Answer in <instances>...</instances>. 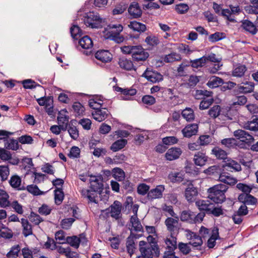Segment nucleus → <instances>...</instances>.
<instances>
[{
  "mask_svg": "<svg viewBox=\"0 0 258 258\" xmlns=\"http://www.w3.org/2000/svg\"><path fill=\"white\" fill-rule=\"evenodd\" d=\"M228 188V186L225 184L215 185L208 189V198L215 203H222L226 199L225 194Z\"/></svg>",
  "mask_w": 258,
  "mask_h": 258,
  "instance_id": "nucleus-1",
  "label": "nucleus"
},
{
  "mask_svg": "<svg viewBox=\"0 0 258 258\" xmlns=\"http://www.w3.org/2000/svg\"><path fill=\"white\" fill-rule=\"evenodd\" d=\"M83 22L87 27L92 28H98L103 26L105 19L101 18L97 13L90 12L84 17Z\"/></svg>",
  "mask_w": 258,
  "mask_h": 258,
  "instance_id": "nucleus-2",
  "label": "nucleus"
},
{
  "mask_svg": "<svg viewBox=\"0 0 258 258\" xmlns=\"http://www.w3.org/2000/svg\"><path fill=\"white\" fill-rule=\"evenodd\" d=\"M141 254L138 258H153L154 256L158 257L160 251L157 243L153 242L151 244H147L145 248H141Z\"/></svg>",
  "mask_w": 258,
  "mask_h": 258,
  "instance_id": "nucleus-3",
  "label": "nucleus"
},
{
  "mask_svg": "<svg viewBox=\"0 0 258 258\" xmlns=\"http://www.w3.org/2000/svg\"><path fill=\"white\" fill-rule=\"evenodd\" d=\"M107 29L110 33L109 38L117 43L124 41V38L119 35L123 30L122 26L120 24H110L107 26Z\"/></svg>",
  "mask_w": 258,
  "mask_h": 258,
  "instance_id": "nucleus-4",
  "label": "nucleus"
},
{
  "mask_svg": "<svg viewBox=\"0 0 258 258\" xmlns=\"http://www.w3.org/2000/svg\"><path fill=\"white\" fill-rule=\"evenodd\" d=\"M211 92L207 91L206 90H197L196 94V97L197 98L198 95H202L206 96L207 97L203 98L201 102L199 107L201 110H205L208 109L210 106H211L213 102L214 99L213 98L210 97Z\"/></svg>",
  "mask_w": 258,
  "mask_h": 258,
  "instance_id": "nucleus-5",
  "label": "nucleus"
},
{
  "mask_svg": "<svg viewBox=\"0 0 258 258\" xmlns=\"http://www.w3.org/2000/svg\"><path fill=\"white\" fill-rule=\"evenodd\" d=\"M132 56L135 61L139 62L146 60L149 57V54L141 46L137 45L134 47Z\"/></svg>",
  "mask_w": 258,
  "mask_h": 258,
  "instance_id": "nucleus-6",
  "label": "nucleus"
},
{
  "mask_svg": "<svg viewBox=\"0 0 258 258\" xmlns=\"http://www.w3.org/2000/svg\"><path fill=\"white\" fill-rule=\"evenodd\" d=\"M122 205L118 201H115L108 209L105 210L106 214H110L111 217L116 220L118 219L121 216Z\"/></svg>",
  "mask_w": 258,
  "mask_h": 258,
  "instance_id": "nucleus-7",
  "label": "nucleus"
},
{
  "mask_svg": "<svg viewBox=\"0 0 258 258\" xmlns=\"http://www.w3.org/2000/svg\"><path fill=\"white\" fill-rule=\"evenodd\" d=\"M90 187L94 191L101 194L103 189V178L101 176H91L90 178Z\"/></svg>",
  "mask_w": 258,
  "mask_h": 258,
  "instance_id": "nucleus-8",
  "label": "nucleus"
},
{
  "mask_svg": "<svg viewBox=\"0 0 258 258\" xmlns=\"http://www.w3.org/2000/svg\"><path fill=\"white\" fill-rule=\"evenodd\" d=\"M143 76L153 83H158L163 80V76L161 74L157 72L148 69H147L144 73Z\"/></svg>",
  "mask_w": 258,
  "mask_h": 258,
  "instance_id": "nucleus-9",
  "label": "nucleus"
},
{
  "mask_svg": "<svg viewBox=\"0 0 258 258\" xmlns=\"http://www.w3.org/2000/svg\"><path fill=\"white\" fill-rule=\"evenodd\" d=\"M234 136L240 141L247 144H251L254 139L253 137L242 130H238L234 132Z\"/></svg>",
  "mask_w": 258,
  "mask_h": 258,
  "instance_id": "nucleus-10",
  "label": "nucleus"
},
{
  "mask_svg": "<svg viewBox=\"0 0 258 258\" xmlns=\"http://www.w3.org/2000/svg\"><path fill=\"white\" fill-rule=\"evenodd\" d=\"M58 123L61 126L62 131H66L69 123V117L66 109H62L59 111L57 117Z\"/></svg>",
  "mask_w": 258,
  "mask_h": 258,
  "instance_id": "nucleus-11",
  "label": "nucleus"
},
{
  "mask_svg": "<svg viewBox=\"0 0 258 258\" xmlns=\"http://www.w3.org/2000/svg\"><path fill=\"white\" fill-rule=\"evenodd\" d=\"M165 190V186L163 185H157L155 188L151 189L147 194L149 200H154L161 199L163 196V192Z\"/></svg>",
  "mask_w": 258,
  "mask_h": 258,
  "instance_id": "nucleus-12",
  "label": "nucleus"
},
{
  "mask_svg": "<svg viewBox=\"0 0 258 258\" xmlns=\"http://www.w3.org/2000/svg\"><path fill=\"white\" fill-rule=\"evenodd\" d=\"M137 237L133 233H131L127 238L126 248L130 256H132L137 249Z\"/></svg>",
  "mask_w": 258,
  "mask_h": 258,
  "instance_id": "nucleus-13",
  "label": "nucleus"
},
{
  "mask_svg": "<svg viewBox=\"0 0 258 258\" xmlns=\"http://www.w3.org/2000/svg\"><path fill=\"white\" fill-rule=\"evenodd\" d=\"M182 153V151L180 148L172 147L167 150L165 157L166 160L172 161L178 159Z\"/></svg>",
  "mask_w": 258,
  "mask_h": 258,
  "instance_id": "nucleus-14",
  "label": "nucleus"
},
{
  "mask_svg": "<svg viewBox=\"0 0 258 258\" xmlns=\"http://www.w3.org/2000/svg\"><path fill=\"white\" fill-rule=\"evenodd\" d=\"M165 224L169 231L171 233L174 232L179 228L178 218L168 217L165 220Z\"/></svg>",
  "mask_w": 258,
  "mask_h": 258,
  "instance_id": "nucleus-15",
  "label": "nucleus"
},
{
  "mask_svg": "<svg viewBox=\"0 0 258 258\" xmlns=\"http://www.w3.org/2000/svg\"><path fill=\"white\" fill-rule=\"evenodd\" d=\"M219 181L230 186L235 185L237 182L236 178L232 176L229 173L225 172L220 174Z\"/></svg>",
  "mask_w": 258,
  "mask_h": 258,
  "instance_id": "nucleus-16",
  "label": "nucleus"
},
{
  "mask_svg": "<svg viewBox=\"0 0 258 258\" xmlns=\"http://www.w3.org/2000/svg\"><path fill=\"white\" fill-rule=\"evenodd\" d=\"M198 190L192 184H189L185 190V197L189 202H194L198 195Z\"/></svg>",
  "mask_w": 258,
  "mask_h": 258,
  "instance_id": "nucleus-17",
  "label": "nucleus"
},
{
  "mask_svg": "<svg viewBox=\"0 0 258 258\" xmlns=\"http://www.w3.org/2000/svg\"><path fill=\"white\" fill-rule=\"evenodd\" d=\"M118 65L122 69L126 71L136 70V68L134 65L133 62L130 59L122 57L119 59Z\"/></svg>",
  "mask_w": 258,
  "mask_h": 258,
  "instance_id": "nucleus-18",
  "label": "nucleus"
},
{
  "mask_svg": "<svg viewBox=\"0 0 258 258\" xmlns=\"http://www.w3.org/2000/svg\"><path fill=\"white\" fill-rule=\"evenodd\" d=\"M244 85H239L234 89V93L236 94L238 93H248L253 91L254 85L252 82H246L243 83Z\"/></svg>",
  "mask_w": 258,
  "mask_h": 258,
  "instance_id": "nucleus-19",
  "label": "nucleus"
},
{
  "mask_svg": "<svg viewBox=\"0 0 258 258\" xmlns=\"http://www.w3.org/2000/svg\"><path fill=\"white\" fill-rule=\"evenodd\" d=\"M198 130V126L196 123L187 125L182 130V133L184 137L186 138H190L191 136L195 135Z\"/></svg>",
  "mask_w": 258,
  "mask_h": 258,
  "instance_id": "nucleus-20",
  "label": "nucleus"
},
{
  "mask_svg": "<svg viewBox=\"0 0 258 258\" xmlns=\"http://www.w3.org/2000/svg\"><path fill=\"white\" fill-rule=\"evenodd\" d=\"M96 58L103 62H108L111 60L112 55L106 50H100L97 51L95 55Z\"/></svg>",
  "mask_w": 258,
  "mask_h": 258,
  "instance_id": "nucleus-21",
  "label": "nucleus"
},
{
  "mask_svg": "<svg viewBox=\"0 0 258 258\" xmlns=\"http://www.w3.org/2000/svg\"><path fill=\"white\" fill-rule=\"evenodd\" d=\"M208 160V157L206 153L203 151L197 152L194 158V161L195 164L197 166H202L205 165Z\"/></svg>",
  "mask_w": 258,
  "mask_h": 258,
  "instance_id": "nucleus-22",
  "label": "nucleus"
},
{
  "mask_svg": "<svg viewBox=\"0 0 258 258\" xmlns=\"http://www.w3.org/2000/svg\"><path fill=\"white\" fill-rule=\"evenodd\" d=\"M92 115L95 120L101 122L107 118L108 110L105 108L95 110L92 112Z\"/></svg>",
  "mask_w": 258,
  "mask_h": 258,
  "instance_id": "nucleus-23",
  "label": "nucleus"
},
{
  "mask_svg": "<svg viewBox=\"0 0 258 258\" xmlns=\"http://www.w3.org/2000/svg\"><path fill=\"white\" fill-rule=\"evenodd\" d=\"M213 204L209 200H200L196 202V206L200 211H206L208 213L211 209Z\"/></svg>",
  "mask_w": 258,
  "mask_h": 258,
  "instance_id": "nucleus-24",
  "label": "nucleus"
},
{
  "mask_svg": "<svg viewBox=\"0 0 258 258\" xmlns=\"http://www.w3.org/2000/svg\"><path fill=\"white\" fill-rule=\"evenodd\" d=\"M190 241L189 244L198 249L203 244L201 236L198 235L196 233L191 232L190 234Z\"/></svg>",
  "mask_w": 258,
  "mask_h": 258,
  "instance_id": "nucleus-25",
  "label": "nucleus"
},
{
  "mask_svg": "<svg viewBox=\"0 0 258 258\" xmlns=\"http://www.w3.org/2000/svg\"><path fill=\"white\" fill-rule=\"evenodd\" d=\"M97 191L83 188L81 190V194L84 198H87L91 202L97 203L96 198L97 197Z\"/></svg>",
  "mask_w": 258,
  "mask_h": 258,
  "instance_id": "nucleus-26",
  "label": "nucleus"
},
{
  "mask_svg": "<svg viewBox=\"0 0 258 258\" xmlns=\"http://www.w3.org/2000/svg\"><path fill=\"white\" fill-rule=\"evenodd\" d=\"M238 199L244 205H254L256 203V199L249 194H240Z\"/></svg>",
  "mask_w": 258,
  "mask_h": 258,
  "instance_id": "nucleus-27",
  "label": "nucleus"
},
{
  "mask_svg": "<svg viewBox=\"0 0 258 258\" xmlns=\"http://www.w3.org/2000/svg\"><path fill=\"white\" fill-rule=\"evenodd\" d=\"M128 13L134 18L141 16L142 11L137 3L134 2L131 4L128 9Z\"/></svg>",
  "mask_w": 258,
  "mask_h": 258,
  "instance_id": "nucleus-28",
  "label": "nucleus"
},
{
  "mask_svg": "<svg viewBox=\"0 0 258 258\" xmlns=\"http://www.w3.org/2000/svg\"><path fill=\"white\" fill-rule=\"evenodd\" d=\"M22 180L20 176L17 175L12 176L9 180L10 185L14 188L17 190H22L23 186H21Z\"/></svg>",
  "mask_w": 258,
  "mask_h": 258,
  "instance_id": "nucleus-29",
  "label": "nucleus"
},
{
  "mask_svg": "<svg viewBox=\"0 0 258 258\" xmlns=\"http://www.w3.org/2000/svg\"><path fill=\"white\" fill-rule=\"evenodd\" d=\"M130 223L132 225L131 233L133 231L141 232L143 230V227L137 216H132L130 218Z\"/></svg>",
  "mask_w": 258,
  "mask_h": 258,
  "instance_id": "nucleus-30",
  "label": "nucleus"
},
{
  "mask_svg": "<svg viewBox=\"0 0 258 258\" xmlns=\"http://www.w3.org/2000/svg\"><path fill=\"white\" fill-rule=\"evenodd\" d=\"M242 27L245 31L252 34H256L257 31L253 23L248 20H245L242 22Z\"/></svg>",
  "mask_w": 258,
  "mask_h": 258,
  "instance_id": "nucleus-31",
  "label": "nucleus"
},
{
  "mask_svg": "<svg viewBox=\"0 0 258 258\" xmlns=\"http://www.w3.org/2000/svg\"><path fill=\"white\" fill-rule=\"evenodd\" d=\"M79 43L82 48L88 50L91 49L93 45L92 39L88 36L83 37L79 40Z\"/></svg>",
  "mask_w": 258,
  "mask_h": 258,
  "instance_id": "nucleus-32",
  "label": "nucleus"
},
{
  "mask_svg": "<svg viewBox=\"0 0 258 258\" xmlns=\"http://www.w3.org/2000/svg\"><path fill=\"white\" fill-rule=\"evenodd\" d=\"M219 238V232L217 228H214L212 232V235L208 240L207 246L211 248L214 247L216 244V240Z\"/></svg>",
  "mask_w": 258,
  "mask_h": 258,
  "instance_id": "nucleus-33",
  "label": "nucleus"
},
{
  "mask_svg": "<svg viewBox=\"0 0 258 258\" xmlns=\"http://www.w3.org/2000/svg\"><path fill=\"white\" fill-rule=\"evenodd\" d=\"M223 83V80L216 76H212L207 83V86L211 88H215Z\"/></svg>",
  "mask_w": 258,
  "mask_h": 258,
  "instance_id": "nucleus-34",
  "label": "nucleus"
},
{
  "mask_svg": "<svg viewBox=\"0 0 258 258\" xmlns=\"http://www.w3.org/2000/svg\"><path fill=\"white\" fill-rule=\"evenodd\" d=\"M207 61V57L204 56L198 59L191 60L189 63L192 68L198 69L203 67L206 64Z\"/></svg>",
  "mask_w": 258,
  "mask_h": 258,
  "instance_id": "nucleus-35",
  "label": "nucleus"
},
{
  "mask_svg": "<svg viewBox=\"0 0 258 258\" xmlns=\"http://www.w3.org/2000/svg\"><path fill=\"white\" fill-rule=\"evenodd\" d=\"M21 224L23 228V233L25 236H28L32 234V226L28 221L24 218L21 219Z\"/></svg>",
  "mask_w": 258,
  "mask_h": 258,
  "instance_id": "nucleus-36",
  "label": "nucleus"
},
{
  "mask_svg": "<svg viewBox=\"0 0 258 258\" xmlns=\"http://www.w3.org/2000/svg\"><path fill=\"white\" fill-rule=\"evenodd\" d=\"M5 147L9 150L16 151L19 148V145L17 140L11 139L10 140H6L5 143Z\"/></svg>",
  "mask_w": 258,
  "mask_h": 258,
  "instance_id": "nucleus-37",
  "label": "nucleus"
},
{
  "mask_svg": "<svg viewBox=\"0 0 258 258\" xmlns=\"http://www.w3.org/2000/svg\"><path fill=\"white\" fill-rule=\"evenodd\" d=\"M128 26L134 31L138 32H144L146 29L145 25L137 21L131 22Z\"/></svg>",
  "mask_w": 258,
  "mask_h": 258,
  "instance_id": "nucleus-38",
  "label": "nucleus"
},
{
  "mask_svg": "<svg viewBox=\"0 0 258 258\" xmlns=\"http://www.w3.org/2000/svg\"><path fill=\"white\" fill-rule=\"evenodd\" d=\"M126 144L127 140L125 139L118 140L112 144L110 149L113 152L118 151L122 149Z\"/></svg>",
  "mask_w": 258,
  "mask_h": 258,
  "instance_id": "nucleus-39",
  "label": "nucleus"
},
{
  "mask_svg": "<svg viewBox=\"0 0 258 258\" xmlns=\"http://www.w3.org/2000/svg\"><path fill=\"white\" fill-rule=\"evenodd\" d=\"M181 59V57L180 54L176 52H171L170 54L165 55L163 59L165 62L169 63L179 61Z\"/></svg>",
  "mask_w": 258,
  "mask_h": 258,
  "instance_id": "nucleus-40",
  "label": "nucleus"
},
{
  "mask_svg": "<svg viewBox=\"0 0 258 258\" xmlns=\"http://www.w3.org/2000/svg\"><path fill=\"white\" fill-rule=\"evenodd\" d=\"M166 250H174L176 248V239L174 236H171L165 240Z\"/></svg>",
  "mask_w": 258,
  "mask_h": 258,
  "instance_id": "nucleus-41",
  "label": "nucleus"
},
{
  "mask_svg": "<svg viewBox=\"0 0 258 258\" xmlns=\"http://www.w3.org/2000/svg\"><path fill=\"white\" fill-rule=\"evenodd\" d=\"M168 178L172 182H180L183 180L184 176L180 172H171L168 175Z\"/></svg>",
  "mask_w": 258,
  "mask_h": 258,
  "instance_id": "nucleus-42",
  "label": "nucleus"
},
{
  "mask_svg": "<svg viewBox=\"0 0 258 258\" xmlns=\"http://www.w3.org/2000/svg\"><path fill=\"white\" fill-rule=\"evenodd\" d=\"M244 128L252 131H258V118H254L252 121H249L245 123Z\"/></svg>",
  "mask_w": 258,
  "mask_h": 258,
  "instance_id": "nucleus-43",
  "label": "nucleus"
},
{
  "mask_svg": "<svg viewBox=\"0 0 258 258\" xmlns=\"http://www.w3.org/2000/svg\"><path fill=\"white\" fill-rule=\"evenodd\" d=\"M190 67L188 62H182L177 68V72L179 76H184L188 73L187 68Z\"/></svg>",
  "mask_w": 258,
  "mask_h": 258,
  "instance_id": "nucleus-44",
  "label": "nucleus"
},
{
  "mask_svg": "<svg viewBox=\"0 0 258 258\" xmlns=\"http://www.w3.org/2000/svg\"><path fill=\"white\" fill-rule=\"evenodd\" d=\"M64 199V193L62 188L57 187L54 190L55 203L57 205H60Z\"/></svg>",
  "mask_w": 258,
  "mask_h": 258,
  "instance_id": "nucleus-45",
  "label": "nucleus"
},
{
  "mask_svg": "<svg viewBox=\"0 0 258 258\" xmlns=\"http://www.w3.org/2000/svg\"><path fill=\"white\" fill-rule=\"evenodd\" d=\"M66 243L69 244L71 246L78 248L80 243V239L76 236H68L66 237Z\"/></svg>",
  "mask_w": 258,
  "mask_h": 258,
  "instance_id": "nucleus-46",
  "label": "nucleus"
},
{
  "mask_svg": "<svg viewBox=\"0 0 258 258\" xmlns=\"http://www.w3.org/2000/svg\"><path fill=\"white\" fill-rule=\"evenodd\" d=\"M103 104V100L101 99L93 98L89 101V106L94 110L101 109Z\"/></svg>",
  "mask_w": 258,
  "mask_h": 258,
  "instance_id": "nucleus-47",
  "label": "nucleus"
},
{
  "mask_svg": "<svg viewBox=\"0 0 258 258\" xmlns=\"http://www.w3.org/2000/svg\"><path fill=\"white\" fill-rule=\"evenodd\" d=\"M182 116L187 121H190L194 119L195 115L194 111L190 108H186L182 111Z\"/></svg>",
  "mask_w": 258,
  "mask_h": 258,
  "instance_id": "nucleus-48",
  "label": "nucleus"
},
{
  "mask_svg": "<svg viewBox=\"0 0 258 258\" xmlns=\"http://www.w3.org/2000/svg\"><path fill=\"white\" fill-rule=\"evenodd\" d=\"M213 154L219 159H225L227 157V153L219 147H215L212 150Z\"/></svg>",
  "mask_w": 258,
  "mask_h": 258,
  "instance_id": "nucleus-49",
  "label": "nucleus"
},
{
  "mask_svg": "<svg viewBox=\"0 0 258 258\" xmlns=\"http://www.w3.org/2000/svg\"><path fill=\"white\" fill-rule=\"evenodd\" d=\"M70 33L73 39H78L82 35V30L78 25H74L70 28Z\"/></svg>",
  "mask_w": 258,
  "mask_h": 258,
  "instance_id": "nucleus-50",
  "label": "nucleus"
},
{
  "mask_svg": "<svg viewBox=\"0 0 258 258\" xmlns=\"http://www.w3.org/2000/svg\"><path fill=\"white\" fill-rule=\"evenodd\" d=\"M194 217V213L190 211H183L180 215V219L182 221H188L192 223Z\"/></svg>",
  "mask_w": 258,
  "mask_h": 258,
  "instance_id": "nucleus-51",
  "label": "nucleus"
},
{
  "mask_svg": "<svg viewBox=\"0 0 258 258\" xmlns=\"http://www.w3.org/2000/svg\"><path fill=\"white\" fill-rule=\"evenodd\" d=\"M246 71V68L244 65H239L236 67L232 72V75L234 77H242L245 71Z\"/></svg>",
  "mask_w": 258,
  "mask_h": 258,
  "instance_id": "nucleus-52",
  "label": "nucleus"
},
{
  "mask_svg": "<svg viewBox=\"0 0 258 258\" xmlns=\"http://www.w3.org/2000/svg\"><path fill=\"white\" fill-rule=\"evenodd\" d=\"M113 176L116 180L122 181L125 178L124 171L119 168H115L113 169Z\"/></svg>",
  "mask_w": 258,
  "mask_h": 258,
  "instance_id": "nucleus-53",
  "label": "nucleus"
},
{
  "mask_svg": "<svg viewBox=\"0 0 258 258\" xmlns=\"http://www.w3.org/2000/svg\"><path fill=\"white\" fill-rule=\"evenodd\" d=\"M225 167H228L236 171H239L241 169L240 164L233 160H228L225 163Z\"/></svg>",
  "mask_w": 258,
  "mask_h": 258,
  "instance_id": "nucleus-54",
  "label": "nucleus"
},
{
  "mask_svg": "<svg viewBox=\"0 0 258 258\" xmlns=\"http://www.w3.org/2000/svg\"><path fill=\"white\" fill-rule=\"evenodd\" d=\"M73 109L76 116L82 115L85 111V108L79 102H75L73 105Z\"/></svg>",
  "mask_w": 258,
  "mask_h": 258,
  "instance_id": "nucleus-55",
  "label": "nucleus"
},
{
  "mask_svg": "<svg viewBox=\"0 0 258 258\" xmlns=\"http://www.w3.org/2000/svg\"><path fill=\"white\" fill-rule=\"evenodd\" d=\"M220 106L218 105H216L213 106L209 110V115L210 116V117L213 118H216L220 115Z\"/></svg>",
  "mask_w": 258,
  "mask_h": 258,
  "instance_id": "nucleus-56",
  "label": "nucleus"
},
{
  "mask_svg": "<svg viewBox=\"0 0 258 258\" xmlns=\"http://www.w3.org/2000/svg\"><path fill=\"white\" fill-rule=\"evenodd\" d=\"M221 14L228 21L231 22H236L235 16L232 14L231 11L229 9H223L221 12Z\"/></svg>",
  "mask_w": 258,
  "mask_h": 258,
  "instance_id": "nucleus-57",
  "label": "nucleus"
},
{
  "mask_svg": "<svg viewBox=\"0 0 258 258\" xmlns=\"http://www.w3.org/2000/svg\"><path fill=\"white\" fill-rule=\"evenodd\" d=\"M9 196L6 192L0 197V207L6 208L10 206L11 202L9 201Z\"/></svg>",
  "mask_w": 258,
  "mask_h": 258,
  "instance_id": "nucleus-58",
  "label": "nucleus"
},
{
  "mask_svg": "<svg viewBox=\"0 0 258 258\" xmlns=\"http://www.w3.org/2000/svg\"><path fill=\"white\" fill-rule=\"evenodd\" d=\"M224 37L225 35L223 33L216 32L209 36V40L211 42H215L221 40Z\"/></svg>",
  "mask_w": 258,
  "mask_h": 258,
  "instance_id": "nucleus-59",
  "label": "nucleus"
},
{
  "mask_svg": "<svg viewBox=\"0 0 258 258\" xmlns=\"http://www.w3.org/2000/svg\"><path fill=\"white\" fill-rule=\"evenodd\" d=\"M178 141V139L174 136L166 137L162 139L163 143L166 145H172L175 144L177 143Z\"/></svg>",
  "mask_w": 258,
  "mask_h": 258,
  "instance_id": "nucleus-60",
  "label": "nucleus"
},
{
  "mask_svg": "<svg viewBox=\"0 0 258 258\" xmlns=\"http://www.w3.org/2000/svg\"><path fill=\"white\" fill-rule=\"evenodd\" d=\"M20 250V248L18 245L13 246L11 250L7 253V257L8 258H16Z\"/></svg>",
  "mask_w": 258,
  "mask_h": 258,
  "instance_id": "nucleus-61",
  "label": "nucleus"
},
{
  "mask_svg": "<svg viewBox=\"0 0 258 258\" xmlns=\"http://www.w3.org/2000/svg\"><path fill=\"white\" fill-rule=\"evenodd\" d=\"M14 211L19 214H22L24 212L22 206L17 201H14L10 203V206Z\"/></svg>",
  "mask_w": 258,
  "mask_h": 258,
  "instance_id": "nucleus-62",
  "label": "nucleus"
},
{
  "mask_svg": "<svg viewBox=\"0 0 258 258\" xmlns=\"http://www.w3.org/2000/svg\"><path fill=\"white\" fill-rule=\"evenodd\" d=\"M9 173L10 170L8 166H0V176L2 180H6Z\"/></svg>",
  "mask_w": 258,
  "mask_h": 258,
  "instance_id": "nucleus-63",
  "label": "nucleus"
},
{
  "mask_svg": "<svg viewBox=\"0 0 258 258\" xmlns=\"http://www.w3.org/2000/svg\"><path fill=\"white\" fill-rule=\"evenodd\" d=\"M75 221V219L73 218L64 219L61 222V226L63 229H68Z\"/></svg>",
  "mask_w": 258,
  "mask_h": 258,
  "instance_id": "nucleus-64",
  "label": "nucleus"
}]
</instances>
